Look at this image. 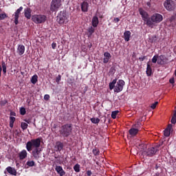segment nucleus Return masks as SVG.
Masks as SVG:
<instances>
[{"label":"nucleus","instance_id":"864d4df0","mask_svg":"<svg viewBox=\"0 0 176 176\" xmlns=\"http://www.w3.org/2000/svg\"><path fill=\"white\" fill-rule=\"evenodd\" d=\"M145 58H146V56L140 57V58H139V60H140V61H144V60H145Z\"/></svg>","mask_w":176,"mask_h":176},{"label":"nucleus","instance_id":"37998d69","mask_svg":"<svg viewBox=\"0 0 176 176\" xmlns=\"http://www.w3.org/2000/svg\"><path fill=\"white\" fill-rule=\"evenodd\" d=\"M157 104H159V102H155L153 104H152L151 106V109H155Z\"/></svg>","mask_w":176,"mask_h":176},{"label":"nucleus","instance_id":"6e6552de","mask_svg":"<svg viewBox=\"0 0 176 176\" xmlns=\"http://www.w3.org/2000/svg\"><path fill=\"white\" fill-rule=\"evenodd\" d=\"M138 11H139L140 14L142 16V20H144V22L146 23V25H148V21H149V20H151V17H149V14H148L146 12V11H145L142 8H139Z\"/></svg>","mask_w":176,"mask_h":176},{"label":"nucleus","instance_id":"f257e3e1","mask_svg":"<svg viewBox=\"0 0 176 176\" xmlns=\"http://www.w3.org/2000/svg\"><path fill=\"white\" fill-rule=\"evenodd\" d=\"M39 146H41V139L39 138L32 139L26 143L25 148L28 152L32 151V155L36 160H39V155H41V152H42V149L39 148Z\"/></svg>","mask_w":176,"mask_h":176},{"label":"nucleus","instance_id":"bf43d9fd","mask_svg":"<svg viewBox=\"0 0 176 176\" xmlns=\"http://www.w3.org/2000/svg\"><path fill=\"white\" fill-rule=\"evenodd\" d=\"M2 72V67L0 65V78H1V73Z\"/></svg>","mask_w":176,"mask_h":176},{"label":"nucleus","instance_id":"f3484780","mask_svg":"<svg viewBox=\"0 0 176 176\" xmlns=\"http://www.w3.org/2000/svg\"><path fill=\"white\" fill-rule=\"evenodd\" d=\"M17 50H18L19 55L23 56V54H24V52H25V47L23 45H19Z\"/></svg>","mask_w":176,"mask_h":176},{"label":"nucleus","instance_id":"423d86ee","mask_svg":"<svg viewBox=\"0 0 176 176\" xmlns=\"http://www.w3.org/2000/svg\"><path fill=\"white\" fill-rule=\"evenodd\" d=\"M56 21L60 25L65 24V23H68V17H67V14L64 12H60L56 17Z\"/></svg>","mask_w":176,"mask_h":176},{"label":"nucleus","instance_id":"39448f33","mask_svg":"<svg viewBox=\"0 0 176 176\" xmlns=\"http://www.w3.org/2000/svg\"><path fill=\"white\" fill-rule=\"evenodd\" d=\"M61 0H52L50 5L51 12H57L61 8L63 3Z\"/></svg>","mask_w":176,"mask_h":176},{"label":"nucleus","instance_id":"c03bdc74","mask_svg":"<svg viewBox=\"0 0 176 176\" xmlns=\"http://www.w3.org/2000/svg\"><path fill=\"white\" fill-rule=\"evenodd\" d=\"M6 104H8V100H1V105L2 107H5V105H6Z\"/></svg>","mask_w":176,"mask_h":176},{"label":"nucleus","instance_id":"b1692460","mask_svg":"<svg viewBox=\"0 0 176 176\" xmlns=\"http://www.w3.org/2000/svg\"><path fill=\"white\" fill-rule=\"evenodd\" d=\"M164 55H158L157 64L158 65H164Z\"/></svg>","mask_w":176,"mask_h":176},{"label":"nucleus","instance_id":"9d476101","mask_svg":"<svg viewBox=\"0 0 176 176\" xmlns=\"http://www.w3.org/2000/svg\"><path fill=\"white\" fill-rule=\"evenodd\" d=\"M125 82L123 80H119L116 84V86L114 88L115 93H120L123 90V87L124 86Z\"/></svg>","mask_w":176,"mask_h":176},{"label":"nucleus","instance_id":"09e8293b","mask_svg":"<svg viewBox=\"0 0 176 176\" xmlns=\"http://www.w3.org/2000/svg\"><path fill=\"white\" fill-rule=\"evenodd\" d=\"M52 47L54 50L56 49V47H57V44L56 43L53 42L52 44Z\"/></svg>","mask_w":176,"mask_h":176},{"label":"nucleus","instance_id":"8fccbe9b","mask_svg":"<svg viewBox=\"0 0 176 176\" xmlns=\"http://www.w3.org/2000/svg\"><path fill=\"white\" fill-rule=\"evenodd\" d=\"M49 98H50V95L46 94L44 96V100H45L46 101H47V100H49Z\"/></svg>","mask_w":176,"mask_h":176},{"label":"nucleus","instance_id":"f8f14e48","mask_svg":"<svg viewBox=\"0 0 176 176\" xmlns=\"http://www.w3.org/2000/svg\"><path fill=\"white\" fill-rule=\"evenodd\" d=\"M55 170L60 176H64L65 175V171L61 166H56Z\"/></svg>","mask_w":176,"mask_h":176},{"label":"nucleus","instance_id":"a878e982","mask_svg":"<svg viewBox=\"0 0 176 176\" xmlns=\"http://www.w3.org/2000/svg\"><path fill=\"white\" fill-rule=\"evenodd\" d=\"M117 81H118V79L116 78L113 80L111 82L109 83V86L110 90H113V89H115L116 87L115 85H116Z\"/></svg>","mask_w":176,"mask_h":176},{"label":"nucleus","instance_id":"4be33fe9","mask_svg":"<svg viewBox=\"0 0 176 176\" xmlns=\"http://www.w3.org/2000/svg\"><path fill=\"white\" fill-rule=\"evenodd\" d=\"M146 74L147 76H151L152 75V67L151 66V64H149V62H147Z\"/></svg>","mask_w":176,"mask_h":176},{"label":"nucleus","instance_id":"0eeeda50","mask_svg":"<svg viewBox=\"0 0 176 176\" xmlns=\"http://www.w3.org/2000/svg\"><path fill=\"white\" fill-rule=\"evenodd\" d=\"M156 152H157V149L155 147H150L147 150L142 152L143 156H147L148 157H152L156 155Z\"/></svg>","mask_w":176,"mask_h":176},{"label":"nucleus","instance_id":"7ed1b4c3","mask_svg":"<svg viewBox=\"0 0 176 176\" xmlns=\"http://www.w3.org/2000/svg\"><path fill=\"white\" fill-rule=\"evenodd\" d=\"M59 133L63 138H68L72 134V124H65L60 127Z\"/></svg>","mask_w":176,"mask_h":176},{"label":"nucleus","instance_id":"6ab92c4d","mask_svg":"<svg viewBox=\"0 0 176 176\" xmlns=\"http://www.w3.org/2000/svg\"><path fill=\"white\" fill-rule=\"evenodd\" d=\"M100 23V21L98 20V17L97 16H94L92 18V26L96 28L98 27V24Z\"/></svg>","mask_w":176,"mask_h":176},{"label":"nucleus","instance_id":"c9c22d12","mask_svg":"<svg viewBox=\"0 0 176 176\" xmlns=\"http://www.w3.org/2000/svg\"><path fill=\"white\" fill-rule=\"evenodd\" d=\"M151 43H155L157 41V37L156 36H153L149 38Z\"/></svg>","mask_w":176,"mask_h":176},{"label":"nucleus","instance_id":"79ce46f5","mask_svg":"<svg viewBox=\"0 0 176 176\" xmlns=\"http://www.w3.org/2000/svg\"><path fill=\"white\" fill-rule=\"evenodd\" d=\"M141 122L138 121L134 125L133 127H135V129H140V127H141Z\"/></svg>","mask_w":176,"mask_h":176},{"label":"nucleus","instance_id":"de8ad7c7","mask_svg":"<svg viewBox=\"0 0 176 176\" xmlns=\"http://www.w3.org/2000/svg\"><path fill=\"white\" fill-rule=\"evenodd\" d=\"M169 83H171V85H174V83H175V80H174V78H170Z\"/></svg>","mask_w":176,"mask_h":176},{"label":"nucleus","instance_id":"cd10ccee","mask_svg":"<svg viewBox=\"0 0 176 176\" xmlns=\"http://www.w3.org/2000/svg\"><path fill=\"white\" fill-rule=\"evenodd\" d=\"M90 120L94 124H98V123H100V119L99 118H92L90 119Z\"/></svg>","mask_w":176,"mask_h":176},{"label":"nucleus","instance_id":"bb28decb","mask_svg":"<svg viewBox=\"0 0 176 176\" xmlns=\"http://www.w3.org/2000/svg\"><path fill=\"white\" fill-rule=\"evenodd\" d=\"M14 122H16V118L10 116V127L11 129H13Z\"/></svg>","mask_w":176,"mask_h":176},{"label":"nucleus","instance_id":"13d9d810","mask_svg":"<svg viewBox=\"0 0 176 176\" xmlns=\"http://www.w3.org/2000/svg\"><path fill=\"white\" fill-rule=\"evenodd\" d=\"M146 5H147V6H148V8H151V2H149V1L146 3Z\"/></svg>","mask_w":176,"mask_h":176},{"label":"nucleus","instance_id":"680f3d73","mask_svg":"<svg viewBox=\"0 0 176 176\" xmlns=\"http://www.w3.org/2000/svg\"><path fill=\"white\" fill-rule=\"evenodd\" d=\"M91 46H93V45H91V44H90V45H89V49H91Z\"/></svg>","mask_w":176,"mask_h":176},{"label":"nucleus","instance_id":"412c9836","mask_svg":"<svg viewBox=\"0 0 176 176\" xmlns=\"http://www.w3.org/2000/svg\"><path fill=\"white\" fill-rule=\"evenodd\" d=\"M55 148L57 149L56 151H58V152H61L64 148V144L61 142H57Z\"/></svg>","mask_w":176,"mask_h":176},{"label":"nucleus","instance_id":"aec40b11","mask_svg":"<svg viewBox=\"0 0 176 176\" xmlns=\"http://www.w3.org/2000/svg\"><path fill=\"white\" fill-rule=\"evenodd\" d=\"M131 37V32L129 30L125 31L124 33V39L126 42H129L130 41V38Z\"/></svg>","mask_w":176,"mask_h":176},{"label":"nucleus","instance_id":"a211bd4d","mask_svg":"<svg viewBox=\"0 0 176 176\" xmlns=\"http://www.w3.org/2000/svg\"><path fill=\"white\" fill-rule=\"evenodd\" d=\"M27 155H28V153H27V151L26 150H22L19 153L20 160H24V159H25V157H27Z\"/></svg>","mask_w":176,"mask_h":176},{"label":"nucleus","instance_id":"2eb2a0df","mask_svg":"<svg viewBox=\"0 0 176 176\" xmlns=\"http://www.w3.org/2000/svg\"><path fill=\"white\" fill-rule=\"evenodd\" d=\"M81 10L84 12L89 11V3L87 1H83L81 3Z\"/></svg>","mask_w":176,"mask_h":176},{"label":"nucleus","instance_id":"dca6fc26","mask_svg":"<svg viewBox=\"0 0 176 176\" xmlns=\"http://www.w3.org/2000/svg\"><path fill=\"white\" fill-rule=\"evenodd\" d=\"M138 131H140L138 129L131 128V129H129V133L130 134V135H131V137H135V135L138 134Z\"/></svg>","mask_w":176,"mask_h":176},{"label":"nucleus","instance_id":"3c124183","mask_svg":"<svg viewBox=\"0 0 176 176\" xmlns=\"http://www.w3.org/2000/svg\"><path fill=\"white\" fill-rule=\"evenodd\" d=\"M120 21V19L119 18H114L113 22L114 23H119Z\"/></svg>","mask_w":176,"mask_h":176},{"label":"nucleus","instance_id":"1a4fd4ad","mask_svg":"<svg viewBox=\"0 0 176 176\" xmlns=\"http://www.w3.org/2000/svg\"><path fill=\"white\" fill-rule=\"evenodd\" d=\"M164 6L166 10L171 12L175 8V3L173 0H166L164 3Z\"/></svg>","mask_w":176,"mask_h":176},{"label":"nucleus","instance_id":"6e6d98bb","mask_svg":"<svg viewBox=\"0 0 176 176\" xmlns=\"http://www.w3.org/2000/svg\"><path fill=\"white\" fill-rule=\"evenodd\" d=\"M110 71H111V72H113V71L115 72V71H116V70H115V67H111L110 68Z\"/></svg>","mask_w":176,"mask_h":176},{"label":"nucleus","instance_id":"393cba45","mask_svg":"<svg viewBox=\"0 0 176 176\" xmlns=\"http://www.w3.org/2000/svg\"><path fill=\"white\" fill-rule=\"evenodd\" d=\"M30 82L32 83V85H36V82H38V75L36 74L32 76Z\"/></svg>","mask_w":176,"mask_h":176},{"label":"nucleus","instance_id":"9b49d317","mask_svg":"<svg viewBox=\"0 0 176 176\" xmlns=\"http://www.w3.org/2000/svg\"><path fill=\"white\" fill-rule=\"evenodd\" d=\"M23 11V7H20L19 9L16 10L14 14H12V17H14V23L15 25H17L19 24V17L20 16V13Z\"/></svg>","mask_w":176,"mask_h":176},{"label":"nucleus","instance_id":"4c0bfd02","mask_svg":"<svg viewBox=\"0 0 176 176\" xmlns=\"http://www.w3.org/2000/svg\"><path fill=\"white\" fill-rule=\"evenodd\" d=\"M26 164L29 167H34V166H35V162H34V161H28Z\"/></svg>","mask_w":176,"mask_h":176},{"label":"nucleus","instance_id":"2f4dec72","mask_svg":"<svg viewBox=\"0 0 176 176\" xmlns=\"http://www.w3.org/2000/svg\"><path fill=\"white\" fill-rule=\"evenodd\" d=\"M94 31H96V30H95L94 28H93V26H91L88 28V32L90 36H91V35H93V34H94Z\"/></svg>","mask_w":176,"mask_h":176},{"label":"nucleus","instance_id":"5fc2aeb1","mask_svg":"<svg viewBox=\"0 0 176 176\" xmlns=\"http://www.w3.org/2000/svg\"><path fill=\"white\" fill-rule=\"evenodd\" d=\"M10 116H16V113L14 111H11Z\"/></svg>","mask_w":176,"mask_h":176},{"label":"nucleus","instance_id":"e433bc0d","mask_svg":"<svg viewBox=\"0 0 176 176\" xmlns=\"http://www.w3.org/2000/svg\"><path fill=\"white\" fill-rule=\"evenodd\" d=\"M92 153L94 156H98V155H100V150L98 148L93 149Z\"/></svg>","mask_w":176,"mask_h":176},{"label":"nucleus","instance_id":"a18cd8bd","mask_svg":"<svg viewBox=\"0 0 176 176\" xmlns=\"http://www.w3.org/2000/svg\"><path fill=\"white\" fill-rule=\"evenodd\" d=\"M60 80H61V75H58L56 78V83H60Z\"/></svg>","mask_w":176,"mask_h":176},{"label":"nucleus","instance_id":"603ef678","mask_svg":"<svg viewBox=\"0 0 176 176\" xmlns=\"http://www.w3.org/2000/svg\"><path fill=\"white\" fill-rule=\"evenodd\" d=\"M86 173L87 176H91V174H93V173H91V170H87Z\"/></svg>","mask_w":176,"mask_h":176},{"label":"nucleus","instance_id":"473e14b6","mask_svg":"<svg viewBox=\"0 0 176 176\" xmlns=\"http://www.w3.org/2000/svg\"><path fill=\"white\" fill-rule=\"evenodd\" d=\"M158 58H159V55L158 54L155 55L151 59L152 63H153L154 64H156V63H157Z\"/></svg>","mask_w":176,"mask_h":176},{"label":"nucleus","instance_id":"c756f323","mask_svg":"<svg viewBox=\"0 0 176 176\" xmlns=\"http://www.w3.org/2000/svg\"><path fill=\"white\" fill-rule=\"evenodd\" d=\"M1 67L3 68V72L4 74V75L6 74V63H5V61H2L1 62Z\"/></svg>","mask_w":176,"mask_h":176},{"label":"nucleus","instance_id":"f03ea898","mask_svg":"<svg viewBox=\"0 0 176 176\" xmlns=\"http://www.w3.org/2000/svg\"><path fill=\"white\" fill-rule=\"evenodd\" d=\"M162 21H163V15L159 13H155L147 21V26L150 28H153L155 24H159V23H162Z\"/></svg>","mask_w":176,"mask_h":176},{"label":"nucleus","instance_id":"4468645a","mask_svg":"<svg viewBox=\"0 0 176 176\" xmlns=\"http://www.w3.org/2000/svg\"><path fill=\"white\" fill-rule=\"evenodd\" d=\"M6 171L10 174V175H17V170L14 168H12L11 166H8L6 168Z\"/></svg>","mask_w":176,"mask_h":176},{"label":"nucleus","instance_id":"49530a36","mask_svg":"<svg viewBox=\"0 0 176 176\" xmlns=\"http://www.w3.org/2000/svg\"><path fill=\"white\" fill-rule=\"evenodd\" d=\"M109 62V59H108L107 58H103V63L104 64H108Z\"/></svg>","mask_w":176,"mask_h":176},{"label":"nucleus","instance_id":"4d7b16f0","mask_svg":"<svg viewBox=\"0 0 176 176\" xmlns=\"http://www.w3.org/2000/svg\"><path fill=\"white\" fill-rule=\"evenodd\" d=\"M26 102H27V104H28V105H30V104H31V100H30V99H28L26 100Z\"/></svg>","mask_w":176,"mask_h":176},{"label":"nucleus","instance_id":"052dcab7","mask_svg":"<svg viewBox=\"0 0 176 176\" xmlns=\"http://www.w3.org/2000/svg\"><path fill=\"white\" fill-rule=\"evenodd\" d=\"M25 122H26V123L30 124V120H24Z\"/></svg>","mask_w":176,"mask_h":176},{"label":"nucleus","instance_id":"e2e57ef3","mask_svg":"<svg viewBox=\"0 0 176 176\" xmlns=\"http://www.w3.org/2000/svg\"><path fill=\"white\" fill-rule=\"evenodd\" d=\"M175 76H176V69H175Z\"/></svg>","mask_w":176,"mask_h":176},{"label":"nucleus","instance_id":"20e7f679","mask_svg":"<svg viewBox=\"0 0 176 176\" xmlns=\"http://www.w3.org/2000/svg\"><path fill=\"white\" fill-rule=\"evenodd\" d=\"M47 20V17L45 14H34L32 16V21L35 24H43Z\"/></svg>","mask_w":176,"mask_h":176},{"label":"nucleus","instance_id":"7c9ffc66","mask_svg":"<svg viewBox=\"0 0 176 176\" xmlns=\"http://www.w3.org/2000/svg\"><path fill=\"white\" fill-rule=\"evenodd\" d=\"M74 171H76V173H79L80 171V165H79L78 164H76L74 166Z\"/></svg>","mask_w":176,"mask_h":176},{"label":"nucleus","instance_id":"ddd939ff","mask_svg":"<svg viewBox=\"0 0 176 176\" xmlns=\"http://www.w3.org/2000/svg\"><path fill=\"white\" fill-rule=\"evenodd\" d=\"M171 129H173V125L169 124L167 128L164 131V135L165 137H170Z\"/></svg>","mask_w":176,"mask_h":176},{"label":"nucleus","instance_id":"72a5a7b5","mask_svg":"<svg viewBox=\"0 0 176 176\" xmlns=\"http://www.w3.org/2000/svg\"><path fill=\"white\" fill-rule=\"evenodd\" d=\"M118 113H119V111H112V113H111L112 119H116V116H118Z\"/></svg>","mask_w":176,"mask_h":176},{"label":"nucleus","instance_id":"ea45409f","mask_svg":"<svg viewBox=\"0 0 176 176\" xmlns=\"http://www.w3.org/2000/svg\"><path fill=\"white\" fill-rule=\"evenodd\" d=\"M112 56L109 54V52H104V58H107V60H109Z\"/></svg>","mask_w":176,"mask_h":176},{"label":"nucleus","instance_id":"f704fd0d","mask_svg":"<svg viewBox=\"0 0 176 176\" xmlns=\"http://www.w3.org/2000/svg\"><path fill=\"white\" fill-rule=\"evenodd\" d=\"M170 122L173 124H175V123H176V110L172 117Z\"/></svg>","mask_w":176,"mask_h":176},{"label":"nucleus","instance_id":"a19ab883","mask_svg":"<svg viewBox=\"0 0 176 176\" xmlns=\"http://www.w3.org/2000/svg\"><path fill=\"white\" fill-rule=\"evenodd\" d=\"M8 18V14L6 13L0 14V20H5V19Z\"/></svg>","mask_w":176,"mask_h":176},{"label":"nucleus","instance_id":"c85d7f7f","mask_svg":"<svg viewBox=\"0 0 176 176\" xmlns=\"http://www.w3.org/2000/svg\"><path fill=\"white\" fill-rule=\"evenodd\" d=\"M21 127L22 130L24 131V130H27V129H28V124H27L25 122H21Z\"/></svg>","mask_w":176,"mask_h":176},{"label":"nucleus","instance_id":"58836bf2","mask_svg":"<svg viewBox=\"0 0 176 176\" xmlns=\"http://www.w3.org/2000/svg\"><path fill=\"white\" fill-rule=\"evenodd\" d=\"M20 113L24 116V115H25V113H27V111H25V107H21L20 108Z\"/></svg>","mask_w":176,"mask_h":176},{"label":"nucleus","instance_id":"5701e85b","mask_svg":"<svg viewBox=\"0 0 176 176\" xmlns=\"http://www.w3.org/2000/svg\"><path fill=\"white\" fill-rule=\"evenodd\" d=\"M25 17L30 20L31 19V8H26L24 10Z\"/></svg>","mask_w":176,"mask_h":176}]
</instances>
